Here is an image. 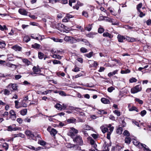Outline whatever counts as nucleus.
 <instances>
[{"instance_id":"f257e3e1","label":"nucleus","mask_w":151,"mask_h":151,"mask_svg":"<svg viewBox=\"0 0 151 151\" xmlns=\"http://www.w3.org/2000/svg\"><path fill=\"white\" fill-rule=\"evenodd\" d=\"M73 139V141L75 142H76L80 145H83V141L82 137L79 135H77L73 137H71Z\"/></svg>"},{"instance_id":"f03ea898","label":"nucleus","mask_w":151,"mask_h":151,"mask_svg":"<svg viewBox=\"0 0 151 151\" xmlns=\"http://www.w3.org/2000/svg\"><path fill=\"white\" fill-rule=\"evenodd\" d=\"M32 70L33 72L30 73V74L33 76L42 75V73H40L41 72V70L37 67L34 66Z\"/></svg>"},{"instance_id":"7ed1b4c3","label":"nucleus","mask_w":151,"mask_h":151,"mask_svg":"<svg viewBox=\"0 0 151 151\" xmlns=\"http://www.w3.org/2000/svg\"><path fill=\"white\" fill-rule=\"evenodd\" d=\"M78 132V130L73 127H72L70 128L69 132L68 134V135L70 136L71 137H73L75 136V134H77Z\"/></svg>"},{"instance_id":"20e7f679","label":"nucleus","mask_w":151,"mask_h":151,"mask_svg":"<svg viewBox=\"0 0 151 151\" xmlns=\"http://www.w3.org/2000/svg\"><path fill=\"white\" fill-rule=\"evenodd\" d=\"M142 89L141 86L140 85H137L131 89V92L132 93H135L141 91Z\"/></svg>"},{"instance_id":"39448f33","label":"nucleus","mask_w":151,"mask_h":151,"mask_svg":"<svg viewBox=\"0 0 151 151\" xmlns=\"http://www.w3.org/2000/svg\"><path fill=\"white\" fill-rule=\"evenodd\" d=\"M10 118L13 120H14L16 118V114L13 110L9 111Z\"/></svg>"},{"instance_id":"423d86ee","label":"nucleus","mask_w":151,"mask_h":151,"mask_svg":"<svg viewBox=\"0 0 151 151\" xmlns=\"http://www.w3.org/2000/svg\"><path fill=\"white\" fill-rule=\"evenodd\" d=\"M56 27L59 31H62V28L65 29H66V27L62 23H58L56 25Z\"/></svg>"},{"instance_id":"0eeeda50","label":"nucleus","mask_w":151,"mask_h":151,"mask_svg":"<svg viewBox=\"0 0 151 151\" xmlns=\"http://www.w3.org/2000/svg\"><path fill=\"white\" fill-rule=\"evenodd\" d=\"M12 87V89L14 90H16L17 89V84L15 83H10L6 86L7 88L10 89Z\"/></svg>"},{"instance_id":"6e6552de","label":"nucleus","mask_w":151,"mask_h":151,"mask_svg":"<svg viewBox=\"0 0 151 151\" xmlns=\"http://www.w3.org/2000/svg\"><path fill=\"white\" fill-rule=\"evenodd\" d=\"M26 134L32 139H33L34 137V134L29 130H27L25 132Z\"/></svg>"},{"instance_id":"1a4fd4ad","label":"nucleus","mask_w":151,"mask_h":151,"mask_svg":"<svg viewBox=\"0 0 151 151\" xmlns=\"http://www.w3.org/2000/svg\"><path fill=\"white\" fill-rule=\"evenodd\" d=\"M139 148L143 149L144 151H151V150L149 149L147 145L143 143H141V144L140 145Z\"/></svg>"},{"instance_id":"9d476101","label":"nucleus","mask_w":151,"mask_h":151,"mask_svg":"<svg viewBox=\"0 0 151 151\" xmlns=\"http://www.w3.org/2000/svg\"><path fill=\"white\" fill-rule=\"evenodd\" d=\"M18 12L20 14L24 15H27L28 13L25 9H19Z\"/></svg>"},{"instance_id":"9b49d317","label":"nucleus","mask_w":151,"mask_h":151,"mask_svg":"<svg viewBox=\"0 0 151 151\" xmlns=\"http://www.w3.org/2000/svg\"><path fill=\"white\" fill-rule=\"evenodd\" d=\"M4 66H7L9 68H12L14 69H16L17 66L16 65L12 64L10 63H7L4 64Z\"/></svg>"},{"instance_id":"f8f14e48","label":"nucleus","mask_w":151,"mask_h":151,"mask_svg":"<svg viewBox=\"0 0 151 151\" xmlns=\"http://www.w3.org/2000/svg\"><path fill=\"white\" fill-rule=\"evenodd\" d=\"M117 38L119 42H124L123 40L125 39L126 37L124 36L120 35H118L117 36Z\"/></svg>"},{"instance_id":"ddd939ff","label":"nucleus","mask_w":151,"mask_h":151,"mask_svg":"<svg viewBox=\"0 0 151 151\" xmlns=\"http://www.w3.org/2000/svg\"><path fill=\"white\" fill-rule=\"evenodd\" d=\"M133 143L134 145L137 146L139 148L140 147V145L142 143L139 142L138 141L135 139H134L133 140Z\"/></svg>"},{"instance_id":"4468645a","label":"nucleus","mask_w":151,"mask_h":151,"mask_svg":"<svg viewBox=\"0 0 151 151\" xmlns=\"http://www.w3.org/2000/svg\"><path fill=\"white\" fill-rule=\"evenodd\" d=\"M7 128V130L9 131H15L18 130L17 127H13L11 125L8 126Z\"/></svg>"},{"instance_id":"2eb2a0df","label":"nucleus","mask_w":151,"mask_h":151,"mask_svg":"<svg viewBox=\"0 0 151 151\" xmlns=\"http://www.w3.org/2000/svg\"><path fill=\"white\" fill-rule=\"evenodd\" d=\"M20 58L22 59L23 62L26 65L28 66L30 64L31 62L27 59L26 58L22 59L21 57H20Z\"/></svg>"},{"instance_id":"dca6fc26","label":"nucleus","mask_w":151,"mask_h":151,"mask_svg":"<svg viewBox=\"0 0 151 151\" xmlns=\"http://www.w3.org/2000/svg\"><path fill=\"white\" fill-rule=\"evenodd\" d=\"M13 136L14 138L20 137L21 138H24L25 137V135L21 133H19L18 134H14L13 135Z\"/></svg>"},{"instance_id":"f3484780","label":"nucleus","mask_w":151,"mask_h":151,"mask_svg":"<svg viewBox=\"0 0 151 151\" xmlns=\"http://www.w3.org/2000/svg\"><path fill=\"white\" fill-rule=\"evenodd\" d=\"M101 102L104 104H108L110 102L109 100L105 98H102L101 99Z\"/></svg>"},{"instance_id":"a211bd4d","label":"nucleus","mask_w":151,"mask_h":151,"mask_svg":"<svg viewBox=\"0 0 151 151\" xmlns=\"http://www.w3.org/2000/svg\"><path fill=\"white\" fill-rule=\"evenodd\" d=\"M12 48L16 51H21L22 48L21 47L17 45H15L12 47Z\"/></svg>"},{"instance_id":"6ab92c4d","label":"nucleus","mask_w":151,"mask_h":151,"mask_svg":"<svg viewBox=\"0 0 151 151\" xmlns=\"http://www.w3.org/2000/svg\"><path fill=\"white\" fill-rule=\"evenodd\" d=\"M103 35L104 37H108L110 39L112 38L113 37L111 34L107 32H104Z\"/></svg>"},{"instance_id":"aec40b11","label":"nucleus","mask_w":151,"mask_h":151,"mask_svg":"<svg viewBox=\"0 0 151 151\" xmlns=\"http://www.w3.org/2000/svg\"><path fill=\"white\" fill-rule=\"evenodd\" d=\"M76 119L73 117H72L70 119H68L67 120V122L69 123H74L76 121Z\"/></svg>"},{"instance_id":"412c9836","label":"nucleus","mask_w":151,"mask_h":151,"mask_svg":"<svg viewBox=\"0 0 151 151\" xmlns=\"http://www.w3.org/2000/svg\"><path fill=\"white\" fill-rule=\"evenodd\" d=\"M57 131L55 129L52 128L50 133L52 136H53L57 134Z\"/></svg>"},{"instance_id":"4be33fe9","label":"nucleus","mask_w":151,"mask_h":151,"mask_svg":"<svg viewBox=\"0 0 151 151\" xmlns=\"http://www.w3.org/2000/svg\"><path fill=\"white\" fill-rule=\"evenodd\" d=\"M118 71V70H114L112 72H110L108 74V76L109 77H111L113 76V75H115L116 74H117Z\"/></svg>"},{"instance_id":"5701e85b","label":"nucleus","mask_w":151,"mask_h":151,"mask_svg":"<svg viewBox=\"0 0 151 151\" xmlns=\"http://www.w3.org/2000/svg\"><path fill=\"white\" fill-rule=\"evenodd\" d=\"M90 144L96 148L97 147V145L95 144V141L93 139H91L90 140Z\"/></svg>"},{"instance_id":"b1692460","label":"nucleus","mask_w":151,"mask_h":151,"mask_svg":"<svg viewBox=\"0 0 151 151\" xmlns=\"http://www.w3.org/2000/svg\"><path fill=\"white\" fill-rule=\"evenodd\" d=\"M1 92H3V93L5 95H9L10 94V91H9L8 90V89H4L3 90H2Z\"/></svg>"},{"instance_id":"393cba45","label":"nucleus","mask_w":151,"mask_h":151,"mask_svg":"<svg viewBox=\"0 0 151 151\" xmlns=\"http://www.w3.org/2000/svg\"><path fill=\"white\" fill-rule=\"evenodd\" d=\"M27 148H29L30 149H31L33 150L37 151L38 150L40 149V147H39L37 148H35L33 146H32L31 145H29L27 147Z\"/></svg>"},{"instance_id":"a878e982","label":"nucleus","mask_w":151,"mask_h":151,"mask_svg":"<svg viewBox=\"0 0 151 151\" xmlns=\"http://www.w3.org/2000/svg\"><path fill=\"white\" fill-rule=\"evenodd\" d=\"M32 47L35 49H40V45L37 43H35L32 45Z\"/></svg>"},{"instance_id":"bb28decb","label":"nucleus","mask_w":151,"mask_h":151,"mask_svg":"<svg viewBox=\"0 0 151 151\" xmlns=\"http://www.w3.org/2000/svg\"><path fill=\"white\" fill-rule=\"evenodd\" d=\"M103 151H109V146L107 145L106 144H104L103 146Z\"/></svg>"},{"instance_id":"cd10ccee","label":"nucleus","mask_w":151,"mask_h":151,"mask_svg":"<svg viewBox=\"0 0 151 151\" xmlns=\"http://www.w3.org/2000/svg\"><path fill=\"white\" fill-rule=\"evenodd\" d=\"M27 112V109H24L20 111V114L21 115L24 116L26 114Z\"/></svg>"},{"instance_id":"c85d7f7f","label":"nucleus","mask_w":151,"mask_h":151,"mask_svg":"<svg viewBox=\"0 0 151 151\" xmlns=\"http://www.w3.org/2000/svg\"><path fill=\"white\" fill-rule=\"evenodd\" d=\"M55 107L59 110H61L63 109L62 106L59 104H57L55 105Z\"/></svg>"},{"instance_id":"c756f323","label":"nucleus","mask_w":151,"mask_h":151,"mask_svg":"<svg viewBox=\"0 0 151 151\" xmlns=\"http://www.w3.org/2000/svg\"><path fill=\"white\" fill-rule=\"evenodd\" d=\"M69 42L72 44L76 43V41L75 38H74L73 37H71Z\"/></svg>"},{"instance_id":"7c9ffc66","label":"nucleus","mask_w":151,"mask_h":151,"mask_svg":"<svg viewBox=\"0 0 151 151\" xmlns=\"http://www.w3.org/2000/svg\"><path fill=\"white\" fill-rule=\"evenodd\" d=\"M52 90H48L43 92H41V94L42 95H47L49 93H51Z\"/></svg>"},{"instance_id":"2f4dec72","label":"nucleus","mask_w":151,"mask_h":151,"mask_svg":"<svg viewBox=\"0 0 151 151\" xmlns=\"http://www.w3.org/2000/svg\"><path fill=\"white\" fill-rule=\"evenodd\" d=\"M52 57L54 58H56L58 59H61L62 57L59 55L54 54L52 56Z\"/></svg>"},{"instance_id":"473e14b6","label":"nucleus","mask_w":151,"mask_h":151,"mask_svg":"<svg viewBox=\"0 0 151 151\" xmlns=\"http://www.w3.org/2000/svg\"><path fill=\"white\" fill-rule=\"evenodd\" d=\"M0 45L1 46L0 47V48H4L6 46V44L4 41H2L0 42Z\"/></svg>"},{"instance_id":"72a5a7b5","label":"nucleus","mask_w":151,"mask_h":151,"mask_svg":"<svg viewBox=\"0 0 151 151\" xmlns=\"http://www.w3.org/2000/svg\"><path fill=\"white\" fill-rule=\"evenodd\" d=\"M122 128L121 127L118 128L116 129V133L119 134H122Z\"/></svg>"},{"instance_id":"f704fd0d","label":"nucleus","mask_w":151,"mask_h":151,"mask_svg":"<svg viewBox=\"0 0 151 151\" xmlns=\"http://www.w3.org/2000/svg\"><path fill=\"white\" fill-rule=\"evenodd\" d=\"M113 112L118 116H120L121 114L119 110H115L113 111Z\"/></svg>"},{"instance_id":"c9c22d12","label":"nucleus","mask_w":151,"mask_h":151,"mask_svg":"<svg viewBox=\"0 0 151 151\" xmlns=\"http://www.w3.org/2000/svg\"><path fill=\"white\" fill-rule=\"evenodd\" d=\"M93 52H91L85 54V56L88 58H90L93 55Z\"/></svg>"},{"instance_id":"e433bc0d","label":"nucleus","mask_w":151,"mask_h":151,"mask_svg":"<svg viewBox=\"0 0 151 151\" xmlns=\"http://www.w3.org/2000/svg\"><path fill=\"white\" fill-rule=\"evenodd\" d=\"M8 60L9 61H12L14 60V58L12 56H10V54H8L7 55Z\"/></svg>"},{"instance_id":"4c0bfd02","label":"nucleus","mask_w":151,"mask_h":151,"mask_svg":"<svg viewBox=\"0 0 151 151\" xmlns=\"http://www.w3.org/2000/svg\"><path fill=\"white\" fill-rule=\"evenodd\" d=\"M23 40L27 42L30 40V38L28 36H26L24 37Z\"/></svg>"},{"instance_id":"58836bf2","label":"nucleus","mask_w":151,"mask_h":151,"mask_svg":"<svg viewBox=\"0 0 151 151\" xmlns=\"http://www.w3.org/2000/svg\"><path fill=\"white\" fill-rule=\"evenodd\" d=\"M130 72V70L128 69H127L125 70H121V73L122 74H125L129 73Z\"/></svg>"},{"instance_id":"ea45409f","label":"nucleus","mask_w":151,"mask_h":151,"mask_svg":"<svg viewBox=\"0 0 151 151\" xmlns=\"http://www.w3.org/2000/svg\"><path fill=\"white\" fill-rule=\"evenodd\" d=\"M125 142L128 144H129L131 142V139L129 137H126L125 139Z\"/></svg>"},{"instance_id":"a19ab883","label":"nucleus","mask_w":151,"mask_h":151,"mask_svg":"<svg viewBox=\"0 0 151 151\" xmlns=\"http://www.w3.org/2000/svg\"><path fill=\"white\" fill-rule=\"evenodd\" d=\"M92 27V24H89L88 26V27H85V30H87L88 31H90Z\"/></svg>"},{"instance_id":"79ce46f5","label":"nucleus","mask_w":151,"mask_h":151,"mask_svg":"<svg viewBox=\"0 0 151 151\" xmlns=\"http://www.w3.org/2000/svg\"><path fill=\"white\" fill-rule=\"evenodd\" d=\"M38 58L40 59H42L44 57V54L41 52H38Z\"/></svg>"},{"instance_id":"37998d69","label":"nucleus","mask_w":151,"mask_h":151,"mask_svg":"<svg viewBox=\"0 0 151 151\" xmlns=\"http://www.w3.org/2000/svg\"><path fill=\"white\" fill-rule=\"evenodd\" d=\"M3 147L6 150H7L8 148L9 145L7 143H5L3 144Z\"/></svg>"},{"instance_id":"c03bdc74","label":"nucleus","mask_w":151,"mask_h":151,"mask_svg":"<svg viewBox=\"0 0 151 151\" xmlns=\"http://www.w3.org/2000/svg\"><path fill=\"white\" fill-rule=\"evenodd\" d=\"M53 63L54 64H62L61 63V62L59 60H54L52 61Z\"/></svg>"},{"instance_id":"a18cd8bd","label":"nucleus","mask_w":151,"mask_h":151,"mask_svg":"<svg viewBox=\"0 0 151 151\" xmlns=\"http://www.w3.org/2000/svg\"><path fill=\"white\" fill-rule=\"evenodd\" d=\"M135 100L136 102H138L139 104H143V101L142 100H141L138 98H135Z\"/></svg>"},{"instance_id":"49530a36","label":"nucleus","mask_w":151,"mask_h":151,"mask_svg":"<svg viewBox=\"0 0 151 151\" xmlns=\"http://www.w3.org/2000/svg\"><path fill=\"white\" fill-rule=\"evenodd\" d=\"M102 130V132L104 133H105L106 132H107V131L108 130V128L107 127H101Z\"/></svg>"},{"instance_id":"de8ad7c7","label":"nucleus","mask_w":151,"mask_h":151,"mask_svg":"<svg viewBox=\"0 0 151 151\" xmlns=\"http://www.w3.org/2000/svg\"><path fill=\"white\" fill-rule=\"evenodd\" d=\"M82 53H86L87 52V50L86 48L82 47L80 49Z\"/></svg>"},{"instance_id":"09e8293b","label":"nucleus","mask_w":151,"mask_h":151,"mask_svg":"<svg viewBox=\"0 0 151 151\" xmlns=\"http://www.w3.org/2000/svg\"><path fill=\"white\" fill-rule=\"evenodd\" d=\"M68 17V16H67L65 17L62 20L63 22H68L69 20Z\"/></svg>"},{"instance_id":"8fccbe9b","label":"nucleus","mask_w":151,"mask_h":151,"mask_svg":"<svg viewBox=\"0 0 151 151\" xmlns=\"http://www.w3.org/2000/svg\"><path fill=\"white\" fill-rule=\"evenodd\" d=\"M137 81V80L134 78H132L129 80V82L131 83L136 82Z\"/></svg>"},{"instance_id":"3c124183","label":"nucleus","mask_w":151,"mask_h":151,"mask_svg":"<svg viewBox=\"0 0 151 151\" xmlns=\"http://www.w3.org/2000/svg\"><path fill=\"white\" fill-rule=\"evenodd\" d=\"M75 68L74 69H73L72 70L73 71H74L75 72H78L80 71V68L76 66H75Z\"/></svg>"},{"instance_id":"603ef678","label":"nucleus","mask_w":151,"mask_h":151,"mask_svg":"<svg viewBox=\"0 0 151 151\" xmlns=\"http://www.w3.org/2000/svg\"><path fill=\"white\" fill-rule=\"evenodd\" d=\"M142 3H140L137 5V8L138 12H139V11L140 10V9L142 7Z\"/></svg>"},{"instance_id":"864d4df0","label":"nucleus","mask_w":151,"mask_h":151,"mask_svg":"<svg viewBox=\"0 0 151 151\" xmlns=\"http://www.w3.org/2000/svg\"><path fill=\"white\" fill-rule=\"evenodd\" d=\"M147 113V112L145 110H143L140 113V115L141 116H144Z\"/></svg>"},{"instance_id":"5fc2aeb1","label":"nucleus","mask_w":151,"mask_h":151,"mask_svg":"<svg viewBox=\"0 0 151 151\" xmlns=\"http://www.w3.org/2000/svg\"><path fill=\"white\" fill-rule=\"evenodd\" d=\"M104 31V29L102 27H99L98 29V32L99 33H102Z\"/></svg>"},{"instance_id":"6e6d98bb","label":"nucleus","mask_w":151,"mask_h":151,"mask_svg":"<svg viewBox=\"0 0 151 151\" xmlns=\"http://www.w3.org/2000/svg\"><path fill=\"white\" fill-rule=\"evenodd\" d=\"M38 143L41 145H45L46 144V142L44 141L41 140L38 142Z\"/></svg>"},{"instance_id":"4d7b16f0","label":"nucleus","mask_w":151,"mask_h":151,"mask_svg":"<svg viewBox=\"0 0 151 151\" xmlns=\"http://www.w3.org/2000/svg\"><path fill=\"white\" fill-rule=\"evenodd\" d=\"M76 2V0H69V5L72 6V3H75Z\"/></svg>"},{"instance_id":"13d9d810","label":"nucleus","mask_w":151,"mask_h":151,"mask_svg":"<svg viewBox=\"0 0 151 151\" xmlns=\"http://www.w3.org/2000/svg\"><path fill=\"white\" fill-rule=\"evenodd\" d=\"M114 89V87L112 86H111L109 88L107 89V90L109 92H111Z\"/></svg>"},{"instance_id":"bf43d9fd","label":"nucleus","mask_w":151,"mask_h":151,"mask_svg":"<svg viewBox=\"0 0 151 151\" xmlns=\"http://www.w3.org/2000/svg\"><path fill=\"white\" fill-rule=\"evenodd\" d=\"M123 134L124 136H129V132L127 130H125L123 132Z\"/></svg>"},{"instance_id":"052dcab7","label":"nucleus","mask_w":151,"mask_h":151,"mask_svg":"<svg viewBox=\"0 0 151 151\" xmlns=\"http://www.w3.org/2000/svg\"><path fill=\"white\" fill-rule=\"evenodd\" d=\"M71 37L66 36L65 37L64 40L65 41L69 42Z\"/></svg>"},{"instance_id":"680f3d73","label":"nucleus","mask_w":151,"mask_h":151,"mask_svg":"<svg viewBox=\"0 0 151 151\" xmlns=\"http://www.w3.org/2000/svg\"><path fill=\"white\" fill-rule=\"evenodd\" d=\"M91 136L93 137V138L96 139L98 138L99 135L98 134H91Z\"/></svg>"},{"instance_id":"e2e57ef3","label":"nucleus","mask_w":151,"mask_h":151,"mask_svg":"<svg viewBox=\"0 0 151 151\" xmlns=\"http://www.w3.org/2000/svg\"><path fill=\"white\" fill-rule=\"evenodd\" d=\"M137 109L136 107H135L134 106H133V107H132L131 108L129 109V111H136L137 112H138V110H136Z\"/></svg>"},{"instance_id":"0e129e2a","label":"nucleus","mask_w":151,"mask_h":151,"mask_svg":"<svg viewBox=\"0 0 151 151\" xmlns=\"http://www.w3.org/2000/svg\"><path fill=\"white\" fill-rule=\"evenodd\" d=\"M14 103L15 104V107L17 109H18L20 107H19L18 106L19 103L18 101L16 100L14 101Z\"/></svg>"},{"instance_id":"69168bd1","label":"nucleus","mask_w":151,"mask_h":151,"mask_svg":"<svg viewBox=\"0 0 151 151\" xmlns=\"http://www.w3.org/2000/svg\"><path fill=\"white\" fill-rule=\"evenodd\" d=\"M59 94L62 96H66V94L65 93L64 91H60L59 92Z\"/></svg>"},{"instance_id":"338daca9","label":"nucleus","mask_w":151,"mask_h":151,"mask_svg":"<svg viewBox=\"0 0 151 151\" xmlns=\"http://www.w3.org/2000/svg\"><path fill=\"white\" fill-rule=\"evenodd\" d=\"M82 42H84L86 45H89V42L86 40L83 39Z\"/></svg>"},{"instance_id":"774afa93","label":"nucleus","mask_w":151,"mask_h":151,"mask_svg":"<svg viewBox=\"0 0 151 151\" xmlns=\"http://www.w3.org/2000/svg\"><path fill=\"white\" fill-rule=\"evenodd\" d=\"M82 14L86 17H88V14L87 12L85 11H83L82 12Z\"/></svg>"}]
</instances>
